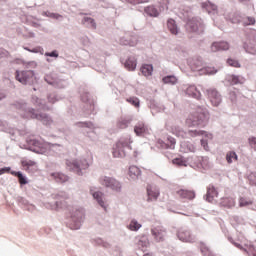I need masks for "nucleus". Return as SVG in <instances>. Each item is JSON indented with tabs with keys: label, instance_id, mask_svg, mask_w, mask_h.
Instances as JSON below:
<instances>
[{
	"label": "nucleus",
	"instance_id": "nucleus-1",
	"mask_svg": "<svg viewBox=\"0 0 256 256\" xmlns=\"http://www.w3.org/2000/svg\"><path fill=\"white\" fill-rule=\"evenodd\" d=\"M209 122V111L207 109L198 108L197 111L191 113L186 119L188 127H205Z\"/></svg>",
	"mask_w": 256,
	"mask_h": 256
},
{
	"label": "nucleus",
	"instance_id": "nucleus-2",
	"mask_svg": "<svg viewBox=\"0 0 256 256\" xmlns=\"http://www.w3.org/2000/svg\"><path fill=\"white\" fill-rule=\"evenodd\" d=\"M182 137H202L201 145L204 147L205 151H209V141L213 139V134L205 132L203 130H188L187 134L182 135Z\"/></svg>",
	"mask_w": 256,
	"mask_h": 256
},
{
	"label": "nucleus",
	"instance_id": "nucleus-3",
	"mask_svg": "<svg viewBox=\"0 0 256 256\" xmlns=\"http://www.w3.org/2000/svg\"><path fill=\"white\" fill-rule=\"evenodd\" d=\"M131 138L121 139L116 143V148L113 151V157H125V149H131Z\"/></svg>",
	"mask_w": 256,
	"mask_h": 256
},
{
	"label": "nucleus",
	"instance_id": "nucleus-4",
	"mask_svg": "<svg viewBox=\"0 0 256 256\" xmlns=\"http://www.w3.org/2000/svg\"><path fill=\"white\" fill-rule=\"evenodd\" d=\"M16 79L22 85H31L35 81V73L31 70L28 71H16Z\"/></svg>",
	"mask_w": 256,
	"mask_h": 256
},
{
	"label": "nucleus",
	"instance_id": "nucleus-5",
	"mask_svg": "<svg viewBox=\"0 0 256 256\" xmlns=\"http://www.w3.org/2000/svg\"><path fill=\"white\" fill-rule=\"evenodd\" d=\"M66 166L70 171H74L78 175H81V169L87 167V161L85 160H67Z\"/></svg>",
	"mask_w": 256,
	"mask_h": 256
},
{
	"label": "nucleus",
	"instance_id": "nucleus-6",
	"mask_svg": "<svg viewBox=\"0 0 256 256\" xmlns=\"http://www.w3.org/2000/svg\"><path fill=\"white\" fill-rule=\"evenodd\" d=\"M100 183L101 185H104V187H109L113 191H119L121 189V183L114 178L105 176L100 179Z\"/></svg>",
	"mask_w": 256,
	"mask_h": 256
},
{
	"label": "nucleus",
	"instance_id": "nucleus-7",
	"mask_svg": "<svg viewBox=\"0 0 256 256\" xmlns=\"http://www.w3.org/2000/svg\"><path fill=\"white\" fill-rule=\"evenodd\" d=\"M208 98L214 107H219L221 105V95L214 88L206 90Z\"/></svg>",
	"mask_w": 256,
	"mask_h": 256
},
{
	"label": "nucleus",
	"instance_id": "nucleus-8",
	"mask_svg": "<svg viewBox=\"0 0 256 256\" xmlns=\"http://www.w3.org/2000/svg\"><path fill=\"white\" fill-rule=\"evenodd\" d=\"M229 42L220 41V42H213L210 46V51L212 53H217V51H229Z\"/></svg>",
	"mask_w": 256,
	"mask_h": 256
},
{
	"label": "nucleus",
	"instance_id": "nucleus-9",
	"mask_svg": "<svg viewBox=\"0 0 256 256\" xmlns=\"http://www.w3.org/2000/svg\"><path fill=\"white\" fill-rule=\"evenodd\" d=\"M186 29L192 33H197V31H203V24H201L197 19H192L187 22Z\"/></svg>",
	"mask_w": 256,
	"mask_h": 256
},
{
	"label": "nucleus",
	"instance_id": "nucleus-10",
	"mask_svg": "<svg viewBox=\"0 0 256 256\" xmlns=\"http://www.w3.org/2000/svg\"><path fill=\"white\" fill-rule=\"evenodd\" d=\"M26 117H30L31 119H38V121H42L45 125L49 124V116L46 114H37L35 110H31L28 112Z\"/></svg>",
	"mask_w": 256,
	"mask_h": 256
},
{
	"label": "nucleus",
	"instance_id": "nucleus-11",
	"mask_svg": "<svg viewBox=\"0 0 256 256\" xmlns=\"http://www.w3.org/2000/svg\"><path fill=\"white\" fill-rule=\"evenodd\" d=\"M178 239H180V241H183L184 243H193V241H195V238H193V236H191V233L187 230H180L178 232Z\"/></svg>",
	"mask_w": 256,
	"mask_h": 256
},
{
	"label": "nucleus",
	"instance_id": "nucleus-12",
	"mask_svg": "<svg viewBox=\"0 0 256 256\" xmlns=\"http://www.w3.org/2000/svg\"><path fill=\"white\" fill-rule=\"evenodd\" d=\"M134 132L138 137H142V135H147L149 133V127L145 125L143 122H139L135 127H134Z\"/></svg>",
	"mask_w": 256,
	"mask_h": 256
},
{
	"label": "nucleus",
	"instance_id": "nucleus-13",
	"mask_svg": "<svg viewBox=\"0 0 256 256\" xmlns=\"http://www.w3.org/2000/svg\"><path fill=\"white\" fill-rule=\"evenodd\" d=\"M124 67L127 71H135L137 69V58L134 56L128 57L124 63Z\"/></svg>",
	"mask_w": 256,
	"mask_h": 256
},
{
	"label": "nucleus",
	"instance_id": "nucleus-14",
	"mask_svg": "<svg viewBox=\"0 0 256 256\" xmlns=\"http://www.w3.org/2000/svg\"><path fill=\"white\" fill-rule=\"evenodd\" d=\"M176 195H178L180 199H195V192L191 190L180 189L176 191Z\"/></svg>",
	"mask_w": 256,
	"mask_h": 256
},
{
	"label": "nucleus",
	"instance_id": "nucleus-15",
	"mask_svg": "<svg viewBox=\"0 0 256 256\" xmlns=\"http://www.w3.org/2000/svg\"><path fill=\"white\" fill-rule=\"evenodd\" d=\"M219 192H217V189H215V186L213 185H209L207 188V201H209V203H213V199H215V197H218Z\"/></svg>",
	"mask_w": 256,
	"mask_h": 256
},
{
	"label": "nucleus",
	"instance_id": "nucleus-16",
	"mask_svg": "<svg viewBox=\"0 0 256 256\" xmlns=\"http://www.w3.org/2000/svg\"><path fill=\"white\" fill-rule=\"evenodd\" d=\"M186 93L187 95H189L190 97H193L194 99H201V92L199 90H197L196 86H189L186 89Z\"/></svg>",
	"mask_w": 256,
	"mask_h": 256
},
{
	"label": "nucleus",
	"instance_id": "nucleus-17",
	"mask_svg": "<svg viewBox=\"0 0 256 256\" xmlns=\"http://www.w3.org/2000/svg\"><path fill=\"white\" fill-rule=\"evenodd\" d=\"M220 205L221 207L232 209V207H235V198H231V197L222 198L220 201Z\"/></svg>",
	"mask_w": 256,
	"mask_h": 256
},
{
	"label": "nucleus",
	"instance_id": "nucleus-18",
	"mask_svg": "<svg viewBox=\"0 0 256 256\" xmlns=\"http://www.w3.org/2000/svg\"><path fill=\"white\" fill-rule=\"evenodd\" d=\"M51 177L56 181V183H65L69 181V177L65 174L54 172L51 174Z\"/></svg>",
	"mask_w": 256,
	"mask_h": 256
},
{
	"label": "nucleus",
	"instance_id": "nucleus-19",
	"mask_svg": "<svg viewBox=\"0 0 256 256\" xmlns=\"http://www.w3.org/2000/svg\"><path fill=\"white\" fill-rule=\"evenodd\" d=\"M140 71L144 77H151V75H153V65L143 64L140 67Z\"/></svg>",
	"mask_w": 256,
	"mask_h": 256
},
{
	"label": "nucleus",
	"instance_id": "nucleus-20",
	"mask_svg": "<svg viewBox=\"0 0 256 256\" xmlns=\"http://www.w3.org/2000/svg\"><path fill=\"white\" fill-rule=\"evenodd\" d=\"M22 167H24L26 171H35L37 169V163L32 160H24L22 161Z\"/></svg>",
	"mask_w": 256,
	"mask_h": 256
},
{
	"label": "nucleus",
	"instance_id": "nucleus-21",
	"mask_svg": "<svg viewBox=\"0 0 256 256\" xmlns=\"http://www.w3.org/2000/svg\"><path fill=\"white\" fill-rule=\"evenodd\" d=\"M147 193H148V201H154L159 197V191L155 189L153 186L147 187Z\"/></svg>",
	"mask_w": 256,
	"mask_h": 256
},
{
	"label": "nucleus",
	"instance_id": "nucleus-22",
	"mask_svg": "<svg viewBox=\"0 0 256 256\" xmlns=\"http://www.w3.org/2000/svg\"><path fill=\"white\" fill-rule=\"evenodd\" d=\"M167 27L170 33H172V35H177L179 33V28H177V24L175 23V20L169 19L167 22Z\"/></svg>",
	"mask_w": 256,
	"mask_h": 256
},
{
	"label": "nucleus",
	"instance_id": "nucleus-23",
	"mask_svg": "<svg viewBox=\"0 0 256 256\" xmlns=\"http://www.w3.org/2000/svg\"><path fill=\"white\" fill-rule=\"evenodd\" d=\"M83 25L86 27H90L91 29H97V24L95 23V19L91 17H84L82 20Z\"/></svg>",
	"mask_w": 256,
	"mask_h": 256
},
{
	"label": "nucleus",
	"instance_id": "nucleus-24",
	"mask_svg": "<svg viewBox=\"0 0 256 256\" xmlns=\"http://www.w3.org/2000/svg\"><path fill=\"white\" fill-rule=\"evenodd\" d=\"M141 175V170L137 166H130L129 168V177L131 179H137Z\"/></svg>",
	"mask_w": 256,
	"mask_h": 256
},
{
	"label": "nucleus",
	"instance_id": "nucleus-25",
	"mask_svg": "<svg viewBox=\"0 0 256 256\" xmlns=\"http://www.w3.org/2000/svg\"><path fill=\"white\" fill-rule=\"evenodd\" d=\"M94 199L97 200V202L99 203L100 206L103 207V209H107V206L105 205V202L103 201V193L101 192H94L92 193Z\"/></svg>",
	"mask_w": 256,
	"mask_h": 256
},
{
	"label": "nucleus",
	"instance_id": "nucleus-26",
	"mask_svg": "<svg viewBox=\"0 0 256 256\" xmlns=\"http://www.w3.org/2000/svg\"><path fill=\"white\" fill-rule=\"evenodd\" d=\"M203 9H206L208 13H211L212 11H217V6L215 4H212L211 2H204L202 3Z\"/></svg>",
	"mask_w": 256,
	"mask_h": 256
},
{
	"label": "nucleus",
	"instance_id": "nucleus-27",
	"mask_svg": "<svg viewBox=\"0 0 256 256\" xmlns=\"http://www.w3.org/2000/svg\"><path fill=\"white\" fill-rule=\"evenodd\" d=\"M145 13H147V15H149L150 17H157L159 15V12H157V9L153 6L146 7Z\"/></svg>",
	"mask_w": 256,
	"mask_h": 256
},
{
	"label": "nucleus",
	"instance_id": "nucleus-28",
	"mask_svg": "<svg viewBox=\"0 0 256 256\" xmlns=\"http://www.w3.org/2000/svg\"><path fill=\"white\" fill-rule=\"evenodd\" d=\"M249 205H253V200L245 197L239 199V207H249Z\"/></svg>",
	"mask_w": 256,
	"mask_h": 256
},
{
	"label": "nucleus",
	"instance_id": "nucleus-29",
	"mask_svg": "<svg viewBox=\"0 0 256 256\" xmlns=\"http://www.w3.org/2000/svg\"><path fill=\"white\" fill-rule=\"evenodd\" d=\"M126 101H127V103H130V105H133V107H136L137 109L141 105L139 98H137L135 96L127 98Z\"/></svg>",
	"mask_w": 256,
	"mask_h": 256
},
{
	"label": "nucleus",
	"instance_id": "nucleus-30",
	"mask_svg": "<svg viewBox=\"0 0 256 256\" xmlns=\"http://www.w3.org/2000/svg\"><path fill=\"white\" fill-rule=\"evenodd\" d=\"M141 224H139V222H137V220H131L130 224L128 225V229L130 231H138L141 229Z\"/></svg>",
	"mask_w": 256,
	"mask_h": 256
},
{
	"label": "nucleus",
	"instance_id": "nucleus-31",
	"mask_svg": "<svg viewBox=\"0 0 256 256\" xmlns=\"http://www.w3.org/2000/svg\"><path fill=\"white\" fill-rule=\"evenodd\" d=\"M129 123H131V120L120 119V120L117 122V128H118V129H127V127H129Z\"/></svg>",
	"mask_w": 256,
	"mask_h": 256
},
{
	"label": "nucleus",
	"instance_id": "nucleus-32",
	"mask_svg": "<svg viewBox=\"0 0 256 256\" xmlns=\"http://www.w3.org/2000/svg\"><path fill=\"white\" fill-rule=\"evenodd\" d=\"M162 81L165 85H175V83H177V78L175 76H166Z\"/></svg>",
	"mask_w": 256,
	"mask_h": 256
},
{
	"label": "nucleus",
	"instance_id": "nucleus-33",
	"mask_svg": "<svg viewBox=\"0 0 256 256\" xmlns=\"http://www.w3.org/2000/svg\"><path fill=\"white\" fill-rule=\"evenodd\" d=\"M11 175H15V177H18L20 185H27V180L23 177V174L21 172H11Z\"/></svg>",
	"mask_w": 256,
	"mask_h": 256
},
{
	"label": "nucleus",
	"instance_id": "nucleus-34",
	"mask_svg": "<svg viewBox=\"0 0 256 256\" xmlns=\"http://www.w3.org/2000/svg\"><path fill=\"white\" fill-rule=\"evenodd\" d=\"M172 163L178 165V167H187V161L183 158H175Z\"/></svg>",
	"mask_w": 256,
	"mask_h": 256
},
{
	"label": "nucleus",
	"instance_id": "nucleus-35",
	"mask_svg": "<svg viewBox=\"0 0 256 256\" xmlns=\"http://www.w3.org/2000/svg\"><path fill=\"white\" fill-rule=\"evenodd\" d=\"M245 83V78L241 77V76H232V84L233 85H239Z\"/></svg>",
	"mask_w": 256,
	"mask_h": 256
},
{
	"label": "nucleus",
	"instance_id": "nucleus-36",
	"mask_svg": "<svg viewBox=\"0 0 256 256\" xmlns=\"http://www.w3.org/2000/svg\"><path fill=\"white\" fill-rule=\"evenodd\" d=\"M226 160L227 163H233V160L237 161V154L235 152H228L226 154Z\"/></svg>",
	"mask_w": 256,
	"mask_h": 256
},
{
	"label": "nucleus",
	"instance_id": "nucleus-37",
	"mask_svg": "<svg viewBox=\"0 0 256 256\" xmlns=\"http://www.w3.org/2000/svg\"><path fill=\"white\" fill-rule=\"evenodd\" d=\"M229 19L231 23H241V15L237 13L230 14Z\"/></svg>",
	"mask_w": 256,
	"mask_h": 256
},
{
	"label": "nucleus",
	"instance_id": "nucleus-38",
	"mask_svg": "<svg viewBox=\"0 0 256 256\" xmlns=\"http://www.w3.org/2000/svg\"><path fill=\"white\" fill-rule=\"evenodd\" d=\"M255 18L254 17H247V18H244L242 23L244 25V27H247L249 25H254L255 24Z\"/></svg>",
	"mask_w": 256,
	"mask_h": 256
},
{
	"label": "nucleus",
	"instance_id": "nucleus-39",
	"mask_svg": "<svg viewBox=\"0 0 256 256\" xmlns=\"http://www.w3.org/2000/svg\"><path fill=\"white\" fill-rule=\"evenodd\" d=\"M228 65H230V67H236L239 68L241 67V64L239 63V61L235 60V59H228L227 60Z\"/></svg>",
	"mask_w": 256,
	"mask_h": 256
},
{
	"label": "nucleus",
	"instance_id": "nucleus-40",
	"mask_svg": "<svg viewBox=\"0 0 256 256\" xmlns=\"http://www.w3.org/2000/svg\"><path fill=\"white\" fill-rule=\"evenodd\" d=\"M33 144L35 145V147H38V149H41V151H43V149L47 147V144L41 143L37 140H34Z\"/></svg>",
	"mask_w": 256,
	"mask_h": 256
},
{
	"label": "nucleus",
	"instance_id": "nucleus-41",
	"mask_svg": "<svg viewBox=\"0 0 256 256\" xmlns=\"http://www.w3.org/2000/svg\"><path fill=\"white\" fill-rule=\"evenodd\" d=\"M249 145L252 149H254V151H256V138L255 137L249 138Z\"/></svg>",
	"mask_w": 256,
	"mask_h": 256
},
{
	"label": "nucleus",
	"instance_id": "nucleus-42",
	"mask_svg": "<svg viewBox=\"0 0 256 256\" xmlns=\"http://www.w3.org/2000/svg\"><path fill=\"white\" fill-rule=\"evenodd\" d=\"M45 56L46 57H59V52H57V50H54L52 52H46L45 53Z\"/></svg>",
	"mask_w": 256,
	"mask_h": 256
},
{
	"label": "nucleus",
	"instance_id": "nucleus-43",
	"mask_svg": "<svg viewBox=\"0 0 256 256\" xmlns=\"http://www.w3.org/2000/svg\"><path fill=\"white\" fill-rule=\"evenodd\" d=\"M11 167H4L0 169V175H3L4 173H10Z\"/></svg>",
	"mask_w": 256,
	"mask_h": 256
},
{
	"label": "nucleus",
	"instance_id": "nucleus-44",
	"mask_svg": "<svg viewBox=\"0 0 256 256\" xmlns=\"http://www.w3.org/2000/svg\"><path fill=\"white\" fill-rule=\"evenodd\" d=\"M233 245H234L235 247H237V249H240L241 251H247V250H245V249L243 248V246H242L241 244H239V243H237V242H233Z\"/></svg>",
	"mask_w": 256,
	"mask_h": 256
},
{
	"label": "nucleus",
	"instance_id": "nucleus-45",
	"mask_svg": "<svg viewBox=\"0 0 256 256\" xmlns=\"http://www.w3.org/2000/svg\"><path fill=\"white\" fill-rule=\"evenodd\" d=\"M250 183H251L252 185H256V176H255V175H251V176H250Z\"/></svg>",
	"mask_w": 256,
	"mask_h": 256
},
{
	"label": "nucleus",
	"instance_id": "nucleus-46",
	"mask_svg": "<svg viewBox=\"0 0 256 256\" xmlns=\"http://www.w3.org/2000/svg\"><path fill=\"white\" fill-rule=\"evenodd\" d=\"M138 247H147V242L139 241L138 242Z\"/></svg>",
	"mask_w": 256,
	"mask_h": 256
},
{
	"label": "nucleus",
	"instance_id": "nucleus-47",
	"mask_svg": "<svg viewBox=\"0 0 256 256\" xmlns=\"http://www.w3.org/2000/svg\"><path fill=\"white\" fill-rule=\"evenodd\" d=\"M51 17H53L54 19H61V15L59 14H51Z\"/></svg>",
	"mask_w": 256,
	"mask_h": 256
},
{
	"label": "nucleus",
	"instance_id": "nucleus-48",
	"mask_svg": "<svg viewBox=\"0 0 256 256\" xmlns=\"http://www.w3.org/2000/svg\"><path fill=\"white\" fill-rule=\"evenodd\" d=\"M135 3H149V0H135Z\"/></svg>",
	"mask_w": 256,
	"mask_h": 256
},
{
	"label": "nucleus",
	"instance_id": "nucleus-49",
	"mask_svg": "<svg viewBox=\"0 0 256 256\" xmlns=\"http://www.w3.org/2000/svg\"><path fill=\"white\" fill-rule=\"evenodd\" d=\"M57 209H63V206H61V203L56 202Z\"/></svg>",
	"mask_w": 256,
	"mask_h": 256
},
{
	"label": "nucleus",
	"instance_id": "nucleus-50",
	"mask_svg": "<svg viewBox=\"0 0 256 256\" xmlns=\"http://www.w3.org/2000/svg\"><path fill=\"white\" fill-rule=\"evenodd\" d=\"M1 99H5V94L0 93V101H1Z\"/></svg>",
	"mask_w": 256,
	"mask_h": 256
},
{
	"label": "nucleus",
	"instance_id": "nucleus-51",
	"mask_svg": "<svg viewBox=\"0 0 256 256\" xmlns=\"http://www.w3.org/2000/svg\"><path fill=\"white\" fill-rule=\"evenodd\" d=\"M123 45H131L130 43H123Z\"/></svg>",
	"mask_w": 256,
	"mask_h": 256
},
{
	"label": "nucleus",
	"instance_id": "nucleus-52",
	"mask_svg": "<svg viewBox=\"0 0 256 256\" xmlns=\"http://www.w3.org/2000/svg\"><path fill=\"white\" fill-rule=\"evenodd\" d=\"M239 1H241V2H245V1H249V0H239Z\"/></svg>",
	"mask_w": 256,
	"mask_h": 256
},
{
	"label": "nucleus",
	"instance_id": "nucleus-53",
	"mask_svg": "<svg viewBox=\"0 0 256 256\" xmlns=\"http://www.w3.org/2000/svg\"><path fill=\"white\" fill-rule=\"evenodd\" d=\"M215 72H210L209 75H213Z\"/></svg>",
	"mask_w": 256,
	"mask_h": 256
}]
</instances>
